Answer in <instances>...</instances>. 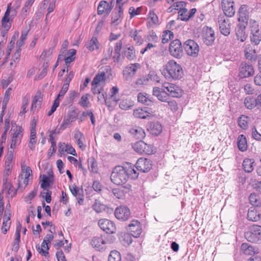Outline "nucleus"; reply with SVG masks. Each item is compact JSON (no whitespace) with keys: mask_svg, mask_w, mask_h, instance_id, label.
Instances as JSON below:
<instances>
[{"mask_svg":"<svg viewBox=\"0 0 261 261\" xmlns=\"http://www.w3.org/2000/svg\"><path fill=\"white\" fill-rule=\"evenodd\" d=\"M166 79H179L183 74L181 66L174 60H170L164 66L162 72Z\"/></svg>","mask_w":261,"mask_h":261,"instance_id":"obj_1","label":"nucleus"},{"mask_svg":"<svg viewBox=\"0 0 261 261\" xmlns=\"http://www.w3.org/2000/svg\"><path fill=\"white\" fill-rule=\"evenodd\" d=\"M128 178L125 167L121 166L115 167L111 175V181L117 185L125 184Z\"/></svg>","mask_w":261,"mask_h":261,"instance_id":"obj_2","label":"nucleus"},{"mask_svg":"<svg viewBox=\"0 0 261 261\" xmlns=\"http://www.w3.org/2000/svg\"><path fill=\"white\" fill-rule=\"evenodd\" d=\"M245 237L249 242H257L261 239V226L257 225L250 226L245 233Z\"/></svg>","mask_w":261,"mask_h":261,"instance_id":"obj_3","label":"nucleus"},{"mask_svg":"<svg viewBox=\"0 0 261 261\" xmlns=\"http://www.w3.org/2000/svg\"><path fill=\"white\" fill-rule=\"evenodd\" d=\"M251 41L255 45H258L261 41V30L259 28L258 23L255 20L250 21Z\"/></svg>","mask_w":261,"mask_h":261,"instance_id":"obj_4","label":"nucleus"},{"mask_svg":"<svg viewBox=\"0 0 261 261\" xmlns=\"http://www.w3.org/2000/svg\"><path fill=\"white\" fill-rule=\"evenodd\" d=\"M184 47L189 56L196 57L198 56L199 47L198 44L193 40H188L184 44Z\"/></svg>","mask_w":261,"mask_h":261,"instance_id":"obj_5","label":"nucleus"},{"mask_svg":"<svg viewBox=\"0 0 261 261\" xmlns=\"http://www.w3.org/2000/svg\"><path fill=\"white\" fill-rule=\"evenodd\" d=\"M201 38L204 43L207 45H211L214 42L215 37L214 31L212 28L208 27L203 28Z\"/></svg>","mask_w":261,"mask_h":261,"instance_id":"obj_6","label":"nucleus"},{"mask_svg":"<svg viewBox=\"0 0 261 261\" xmlns=\"http://www.w3.org/2000/svg\"><path fill=\"white\" fill-rule=\"evenodd\" d=\"M77 116V114L75 110L69 111L67 114L64 116L62 123L60 125L59 130H64L67 127H70Z\"/></svg>","mask_w":261,"mask_h":261,"instance_id":"obj_7","label":"nucleus"},{"mask_svg":"<svg viewBox=\"0 0 261 261\" xmlns=\"http://www.w3.org/2000/svg\"><path fill=\"white\" fill-rule=\"evenodd\" d=\"M169 51L171 55L177 58H179L182 54L181 43L178 39L172 41L169 46Z\"/></svg>","mask_w":261,"mask_h":261,"instance_id":"obj_8","label":"nucleus"},{"mask_svg":"<svg viewBox=\"0 0 261 261\" xmlns=\"http://www.w3.org/2000/svg\"><path fill=\"white\" fill-rule=\"evenodd\" d=\"M127 229L131 233V235L135 238H138L142 232L140 222L137 220H133L128 225Z\"/></svg>","mask_w":261,"mask_h":261,"instance_id":"obj_9","label":"nucleus"},{"mask_svg":"<svg viewBox=\"0 0 261 261\" xmlns=\"http://www.w3.org/2000/svg\"><path fill=\"white\" fill-rule=\"evenodd\" d=\"M221 6L226 16L232 17L235 13L236 9L233 0H222Z\"/></svg>","mask_w":261,"mask_h":261,"instance_id":"obj_10","label":"nucleus"},{"mask_svg":"<svg viewBox=\"0 0 261 261\" xmlns=\"http://www.w3.org/2000/svg\"><path fill=\"white\" fill-rule=\"evenodd\" d=\"M100 228L108 233H113L116 230L115 224L111 221L107 219H101L98 221Z\"/></svg>","mask_w":261,"mask_h":261,"instance_id":"obj_11","label":"nucleus"},{"mask_svg":"<svg viewBox=\"0 0 261 261\" xmlns=\"http://www.w3.org/2000/svg\"><path fill=\"white\" fill-rule=\"evenodd\" d=\"M162 87L169 92L168 95L173 97H179L182 94L181 89L173 84L165 83L163 84Z\"/></svg>","mask_w":261,"mask_h":261,"instance_id":"obj_12","label":"nucleus"},{"mask_svg":"<svg viewBox=\"0 0 261 261\" xmlns=\"http://www.w3.org/2000/svg\"><path fill=\"white\" fill-rule=\"evenodd\" d=\"M151 167V161L146 158H141L139 159L136 164V169L142 172H148Z\"/></svg>","mask_w":261,"mask_h":261,"instance_id":"obj_13","label":"nucleus"},{"mask_svg":"<svg viewBox=\"0 0 261 261\" xmlns=\"http://www.w3.org/2000/svg\"><path fill=\"white\" fill-rule=\"evenodd\" d=\"M218 23L221 33L225 36H227L230 32V22L229 19L223 16L219 18Z\"/></svg>","mask_w":261,"mask_h":261,"instance_id":"obj_14","label":"nucleus"},{"mask_svg":"<svg viewBox=\"0 0 261 261\" xmlns=\"http://www.w3.org/2000/svg\"><path fill=\"white\" fill-rule=\"evenodd\" d=\"M130 215V212L128 207L124 206H120L116 208L115 216L116 218L122 221L127 220Z\"/></svg>","mask_w":261,"mask_h":261,"instance_id":"obj_15","label":"nucleus"},{"mask_svg":"<svg viewBox=\"0 0 261 261\" xmlns=\"http://www.w3.org/2000/svg\"><path fill=\"white\" fill-rule=\"evenodd\" d=\"M254 70L251 64L242 63L240 66L239 75L242 78L248 77L254 74Z\"/></svg>","mask_w":261,"mask_h":261,"instance_id":"obj_16","label":"nucleus"},{"mask_svg":"<svg viewBox=\"0 0 261 261\" xmlns=\"http://www.w3.org/2000/svg\"><path fill=\"white\" fill-rule=\"evenodd\" d=\"M140 68L138 63H135L127 66L123 70V76L126 80H129L136 73L137 70Z\"/></svg>","mask_w":261,"mask_h":261,"instance_id":"obj_17","label":"nucleus"},{"mask_svg":"<svg viewBox=\"0 0 261 261\" xmlns=\"http://www.w3.org/2000/svg\"><path fill=\"white\" fill-rule=\"evenodd\" d=\"M11 3L7 5V10L2 19V27L4 29L6 30V31H9L11 27V21H12L11 18L9 17L11 12Z\"/></svg>","mask_w":261,"mask_h":261,"instance_id":"obj_18","label":"nucleus"},{"mask_svg":"<svg viewBox=\"0 0 261 261\" xmlns=\"http://www.w3.org/2000/svg\"><path fill=\"white\" fill-rule=\"evenodd\" d=\"M133 115L136 118L148 120L151 119L154 116L152 113L148 112L146 108H138L134 110Z\"/></svg>","mask_w":261,"mask_h":261,"instance_id":"obj_19","label":"nucleus"},{"mask_svg":"<svg viewBox=\"0 0 261 261\" xmlns=\"http://www.w3.org/2000/svg\"><path fill=\"white\" fill-rule=\"evenodd\" d=\"M13 151L9 150L7 154L5 164L4 173L9 175L13 167Z\"/></svg>","mask_w":261,"mask_h":261,"instance_id":"obj_20","label":"nucleus"},{"mask_svg":"<svg viewBox=\"0 0 261 261\" xmlns=\"http://www.w3.org/2000/svg\"><path fill=\"white\" fill-rule=\"evenodd\" d=\"M112 7L107 2L101 1L97 8V14L102 15L106 13L108 15L111 11Z\"/></svg>","mask_w":261,"mask_h":261,"instance_id":"obj_21","label":"nucleus"},{"mask_svg":"<svg viewBox=\"0 0 261 261\" xmlns=\"http://www.w3.org/2000/svg\"><path fill=\"white\" fill-rule=\"evenodd\" d=\"M11 213L9 210L5 211L3 217V225L2 231L3 233L6 234L9 229L11 222L10 221Z\"/></svg>","mask_w":261,"mask_h":261,"instance_id":"obj_22","label":"nucleus"},{"mask_svg":"<svg viewBox=\"0 0 261 261\" xmlns=\"http://www.w3.org/2000/svg\"><path fill=\"white\" fill-rule=\"evenodd\" d=\"M150 134L157 136L162 131V126L158 122H152L149 123L147 128Z\"/></svg>","mask_w":261,"mask_h":261,"instance_id":"obj_23","label":"nucleus"},{"mask_svg":"<svg viewBox=\"0 0 261 261\" xmlns=\"http://www.w3.org/2000/svg\"><path fill=\"white\" fill-rule=\"evenodd\" d=\"M246 26L245 24H239L236 28V36L238 40L241 42H244L247 38V35L245 33Z\"/></svg>","mask_w":261,"mask_h":261,"instance_id":"obj_24","label":"nucleus"},{"mask_svg":"<svg viewBox=\"0 0 261 261\" xmlns=\"http://www.w3.org/2000/svg\"><path fill=\"white\" fill-rule=\"evenodd\" d=\"M241 250L243 253L247 255H252L258 253V250L248 243H243Z\"/></svg>","mask_w":261,"mask_h":261,"instance_id":"obj_25","label":"nucleus"},{"mask_svg":"<svg viewBox=\"0 0 261 261\" xmlns=\"http://www.w3.org/2000/svg\"><path fill=\"white\" fill-rule=\"evenodd\" d=\"M92 246L98 251H101L105 248L106 242L101 237H94L91 240Z\"/></svg>","mask_w":261,"mask_h":261,"instance_id":"obj_26","label":"nucleus"},{"mask_svg":"<svg viewBox=\"0 0 261 261\" xmlns=\"http://www.w3.org/2000/svg\"><path fill=\"white\" fill-rule=\"evenodd\" d=\"M129 133L138 139H142L145 137V133L143 129L139 126H135L129 130Z\"/></svg>","mask_w":261,"mask_h":261,"instance_id":"obj_27","label":"nucleus"},{"mask_svg":"<svg viewBox=\"0 0 261 261\" xmlns=\"http://www.w3.org/2000/svg\"><path fill=\"white\" fill-rule=\"evenodd\" d=\"M261 218V214H258L256 210L254 207H251L249 209L247 218L249 220L252 221H257Z\"/></svg>","mask_w":261,"mask_h":261,"instance_id":"obj_28","label":"nucleus"},{"mask_svg":"<svg viewBox=\"0 0 261 261\" xmlns=\"http://www.w3.org/2000/svg\"><path fill=\"white\" fill-rule=\"evenodd\" d=\"M99 43L97 39L93 37L90 40H89L86 44V48L90 51H93L94 49H98L99 47Z\"/></svg>","mask_w":261,"mask_h":261,"instance_id":"obj_29","label":"nucleus"},{"mask_svg":"<svg viewBox=\"0 0 261 261\" xmlns=\"http://www.w3.org/2000/svg\"><path fill=\"white\" fill-rule=\"evenodd\" d=\"M36 124H34V126L31 129L30 133V138L28 147L32 150L35 149V145L37 142V139L36 136Z\"/></svg>","mask_w":261,"mask_h":261,"instance_id":"obj_30","label":"nucleus"},{"mask_svg":"<svg viewBox=\"0 0 261 261\" xmlns=\"http://www.w3.org/2000/svg\"><path fill=\"white\" fill-rule=\"evenodd\" d=\"M41 103L42 97L41 96V93H37L33 98L32 103L31 111H35L36 110L40 108L41 107Z\"/></svg>","mask_w":261,"mask_h":261,"instance_id":"obj_31","label":"nucleus"},{"mask_svg":"<svg viewBox=\"0 0 261 261\" xmlns=\"http://www.w3.org/2000/svg\"><path fill=\"white\" fill-rule=\"evenodd\" d=\"M238 146L240 150L244 151L247 149V142L246 137L243 135H240L238 138Z\"/></svg>","mask_w":261,"mask_h":261,"instance_id":"obj_32","label":"nucleus"},{"mask_svg":"<svg viewBox=\"0 0 261 261\" xmlns=\"http://www.w3.org/2000/svg\"><path fill=\"white\" fill-rule=\"evenodd\" d=\"M123 55L129 60L134 59L136 58V53L134 47L130 46L125 48L123 51Z\"/></svg>","mask_w":261,"mask_h":261,"instance_id":"obj_33","label":"nucleus"},{"mask_svg":"<svg viewBox=\"0 0 261 261\" xmlns=\"http://www.w3.org/2000/svg\"><path fill=\"white\" fill-rule=\"evenodd\" d=\"M158 79L157 75L154 73H149L147 77H142L138 80L137 84L140 85H146L147 82L150 81H154Z\"/></svg>","mask_w":261,"mask_h":261,"instance_id":"obj_34","label":"nucleus"},{"mask_svg":"<svg viewBox=\"0 0 261 261\" xmlns=\"http://www.w3.org/2000/svg\"><path fill=\"white\" fill-rule=\"evenodd\" d=\"M41 177H42L41 188L44 190H46L50 184L53 182V176L48 177L45 175H42Z\"/></svg>","mask_w":261,"mask_h":261,"instance_id":"obj_35","label":"nucleus"},{"mask_svg":"<svg viewBox=\"0 0 261 261\" xmlns=\"http://www.w3.org/2000/svg\"><path fill=\"white\" fill-rule=\"evenodd\" d=\"M138 100L139 102H141L146 105H151L152 103V100L147 96L146 93H139L138 95Z\"/></svg>","mask_w":261,"mask_h":261,"instance_id":"obj_36","label":"nucleus"},{"mask_svg":"<svg viewBox=\"0 0 261 261\" xmlns=\"http://www.w3.org/2000/svg\"><path fill=\"white\" fill-rule=\"evenodd\" d=\"M253 163L254 161L253 160L245 159L243 162V167L244 170L247 172H251L253 169Z\"/></svg>","mask_w":261,"mask_h":261,"instance_id":"obj_37","label":"nucleus"},{"mask_svg":"<svg viewBox=\"0 0 261 261\" xmlns=\"http://www.w3.org/2000/svg\"><path fill=\"white\" fill-rule=\"evenodd\" d=\"M125 170L128 175V178L130 177L133 179H135L138 177V173L135 169L134 167L130 165H127V166L124 167Z\"/></svg>","mask_w":261,"mask_h":261,"instance_id":"obj_38","label":"nucleus"},{"mask_svg":"<svg viewBox=\"0 0 261 261\" xmlns=\"http://www.w3.org/2000/svg\"><path fill=\"white\" fill-rule=\"evenodd\" d=\"M134 106V102L131 100L128 99H122L120 103L119 107L121 109L123 110H127Z\"/></svg>","mask_w":261,"mask_h":261,"instance_id":"obj_39","label":"nucleus"},{"mask_svg":"<svg viewBox=\"0 0 261 261\" xmlns=\"http://www.w3.org/2000/svg\"><path fill=\"white\" fill-rule=\"evenodd\" d=\"M105 73L104 72H101L98 73L94 78L92 83L93 85H100L101 83H103L105 81Z\"/></svg>","mask_w":261,"mask_h":261,"instance_id":"obj_40","label":"nucleus"},{"mask_svg":"<svg viewBox=\"0 0 261 261\" xmlns=\"http://www.w3.org/2000/svg\"><path fill=\"white\" fill-rule=\"evenodd\" d=\"M239 21L247 20L248 19V12L247 11L246 6L245 5L242 6L239 11Z\"/></svg>","mask_w":261,"mask_h":261,"instance_id":"obj_41","label":"nucleus"},{"mask_svg":"<svg viewBox=\"0 0 261 261\" xmlns=\"http://www.w3.org/2000/svg\"><path fill=\"white\" fill-rule=\"evenodd\" d=\"M249 118L245 115H241L238 119L239 126L243 129H246L248 127Z\"/></svg>","mask_w":261,"mask_h":261,"instance_id":"obj_42","label":"nucleus"},{"mask_svg":"<svg viewBox=\"0 0 261 261\" xmlns=\"http://www.w3.org/2000/svg\"><path fill=\"white\" fill-rule=\"evenodd\" d=\"M244 105L248 109H252L256 107L255 99L252 97H247L244 100Z\"/></svg>","mask_w":261,"mask_h":261,"instance_id":"obj_43","label":"nucleus"},{"mask_svg":"<svg viewBox=\"0 0 261 261\" xmlns=\"http://www.w3.org/2000/svg\"><path fill=\"white\" fill-rule=\"evenodd\" d=\"M6 190L8 191V194L11 195L12 197L15 196L16 194V191L14 187L10 184H7L6 181L3 185V192Z\"/></svg>","mask_w":261,"mask_h":261,"instance_id":"obj_44","label":"nucleus"},{"mask_svg":"<svg viewBox=\"0 0 261 261\" xmlns=\"http://www.w3.org/2000/svg\"><path fill=\"white\" fill-rule=\"evenodd\" d=\"M250 203L255 206H258L260 200V196L259 195L254 193H251L249 197Z\"/></svg>","mask_w":261,"mask_h":261,"instance_id":"obj_45","label":"nucleus"},{"mask_svg":"<svg viewBox=\"0 0 261 261\" xmlns=\"http://www.w3.org/2000/svg\"><path fill=\"white\" fill-rule=\"evenodd\" d=\"M145 143L143 141H139L134 144L133 149L137 152L143 154V149H145Z\"/></svg>","mask_w":261,"mask_h":261,"instance_id":"obj_46","label":"nucleus"},{"mask_svg":"<svg viewBox=\"0 0 261 261\" xmlns=\"http://www.w3.org/2000/svg\"><path fill=\"white\" fill-rule=\"evenodd\" d=\"M11 130L13 132L12 137L21 139L22 137V129L20 126L12 125Z\"/></svg>","mask_w":261,"mask_h":261,"instance_id":"obj_47","label":"nucleus"},{"mask_svg":"<svg viewBox=\"0 0 261 261\" xmlns=\"http://www.w3.org/2000/svg\"><path fill=\"white\" fill-rule=\"evenodd\" d=\"M108 261H121L120 253L117 251H112L109 255Z\"/></svg>","mask_w":261,"mask_h":261,"instance_id":"obj_48","label":"nucleus"},{"mask_svg":"<svg viewBox=\"0 0 261 261\" xmlns=\"http://www.w3.org/2000/svg\"><path fill=\"white\" fill-rule=\"evenodd\" d=\"M93 210L97 213H100L102 211L105 210L106 206L105 205L101 203V202L96 200L95 203L92 206Z\"/></svg>","mask_w":261,"mask_h":261,"instance_id":"obj_49","label":"nucleus"},{"mask_svg":"<svg viewBox=\"0 0 261 261\" xmlns=\"http://www.w3.org/2000/svg\"><path fill=\"white\" fill-rule=\"evenodd\" d=\"M122 15L120 13H115L113 14L112 17V24H113L114 25H118L121 21V18Z\"/></svg>","mask_w":261,"mask_h":261,"instance_id":"obj_50","label":"nucleus"},{"mask_svg":"<svg viewBox=\"0 0 261 261\" xmlns=\"http://www.w3.org/2000/svg\"><path fill=\"white\" fill-rule=\"evenodd\" d=\"M130 36L132 38H133L134 41L137 43L141 44L142 42V39L141 37L138 34L137 31L136 30H132L130 32Z\"/></svg>","mask_w":261,"mask_h":261,"instance_id":"obj_51","label":"nucleus"},{"mask_svg":"<svg viewBox=\"0 0 261 261\" xmlns=\"http://www.w3.org/2000/svg\"><path fill=\"white\" fill-rule=\"evenodd\" d=\"M178 19H180L182 21H188L189 19H186L188 16L189 11L188 9L185 8L184 9L181 10L180 11H178Z\"/></svg>","mask_w":261,"mask_h":261,"instance_id":"obj_52","label":"nucleus"},{"mask_svg":"<svg viewBox=\"0 0 261 261\" xmlns=\"http://www.w3.org/2000/svg\"><path fill=\"white\" fill-rule=\"evenodd\" d=\"M27 32L25 31H23L21 33L20 39L16 43L17 48H21V47L24 44V42L27 37Z\"/></svg>","mask_w":261,"mask_h":261,"instance_id":"obj_53","label":"nucleus"},{"mask_svg":"<svg viewBox=\"0 0 261 261\" xmlns=\"http://www.w3.org/2000/svg\"><path fill=\"white\" fill-rule=\"evenodd\" d=\"M171 37H173V33L170 31H167L164 33L162 38V42L163 43H166L168 42L169 40L171 39Z\"/></svg>","mask_w":261,"mask_h":261,"instance_id":"obj_54","label":"nucleus"},{"mask_svg":"<svg viewBox=\"0 0 261 261\" xmlns=\"http://www.w3.org/2000/svg\"><path fill=\"white\" fill-rule=\"evenodd\" d=\"M80 105L84 108H88L89 106L90 102L88 99V94L83 95L81 97Z\"/></svg>","mask_w":261,"mask_h":261,"instance_id":"obj_55","label":"nucleus"},{"mask_svg":"<svg viewBox=\"0 0 261 261\" xmlns=\"http://www.w3.org/2000/svg\"><path fill=\"white\" fill-rule=\"evenodd\" d=\"M148 19L149 22L151 21L154 24H159V19L157 15L153 11H150L148 14Z\"/></svg>","mask_w":261,"mask_h":261,"instance_id":"obj_56","label":"nucleus"},{"mask_svg":"<svg viewBox=\"0 0 261 261\" xmlns=\"http://www.w3.org/2000/svg\"><path fill=\"white\" fill-rule=\"evenodd\" d=\"M13 78L12 76H9L6 79H3L1 81L0 87L5 89L12 82Z\"/></svg>","mask_w":261,"mask_h":261,"instance_id":"obj_57","label":"nucleus"},{"mask_svg":"<svg viewBox=\"0 0 261 261\" xmlns=\"http://www.w3.org/2000/svg\"><path fill=\"white\" fill-rule=\"evenodd\" d=\"M122 42L121 40H119L116 43V45L115 46L114 52L115 54L117 55V61L119 60V59L120 58V51L122 48Z\"/></svg>","mask_w":261,"mask_h":261,"instance_id":"obj_58","label":"nucleus"},{"mask_svg":"<svg viewBox=\"0 0 261 261\" xmlns=\"http://www.w3.org/2000/svg\"><path fill=\"white\" fill-rule=\"evenodd\" d=\"M48 243L45 242H44L43 241L41 244V248L40 249L39 247H38V250H40L39 251V253H40L42 252L44 256H46V254H48V250H49V247L48 246Z\"/></svg>","mask_w":261,"mask_h":261,"instance_id":"obj_59","label":"nucleus"},{"mask_svg":"<svg viewBox=\"0 0 261 261\" xmlns=\"http://www.w3.org/2000/svg\"><path fill=\"white\" fill-rule=\"evenodd\" d=\"M113 194L117 198L121 199L124 196V191L119 188L114 189L112 191Z\"/></svg>","mask_w":261,"mask_h":261,"instance_id":"obj_60","label":"nucleus"},{"mask_svg":"<svg viewBox=\"0 0 261 261\" xmlns=\"http://www.w3.org/2000/svg\"><path fill=\"white\" fill-rule=\"evenodd\" d=\"M142 10L141 7H138L136 9L133 7H130L129 9V13L130 14V18H133L135 16L139 14Z\"/></svg>","mask_w":261,"mask_h":261,"instance_id":"obj_61","label":"nucleus"},{"mask_svg":"<svg viewBox=\"0 0 261 261\" xmlns=\"http://www.w3.org/2000/svg\"><path fill=\"white\" fill-rule=\"evenodd\" d=\"M143 154H151L154 152L153 147L151 145L145 143V149H143Z\"/></svg>","mask_w":261,"mask_h":261,"instance_id":"obj_62","label":"nucleus"},{"mask_svg":"<svg viewBox=\"0 0 261 261\" xmlns=\"http://www.w3.org/2000/svg\"><path fill=\"white\" fill-rule=\"evenodd\" d=\"M173 4L175 10H178V11H180L181 10L184 9L186 6V3L183 1L178 2Z\"/></svg>","mask_w":261,"mask_h":261,"instance_id":"obj_63","label":"nucleus"},{"mask_svg":"<svg viewBox=\"0 0 261 261\" xmlns=\"http://www.w3.org/2000/svg\"><path fill=\"white\" fill-rule=\"evenodd\" d=\"M252 136L254 139L261 141V135L258 133L255 126L252 128Z\"/></svg>","mask_w":261,"mask_h":261,"instance_id":"obj_64","label":"nucleus"}]
</instances>
